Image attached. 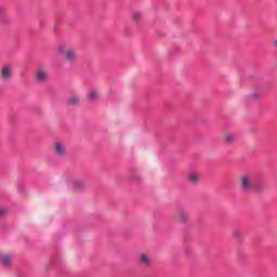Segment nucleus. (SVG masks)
I'll return each mask as SVG.
<instances>
[{
    "label": "nucleus",
    "instance_id": "nucleus-3",
    "mask_svg": "<svg viewBox=\"0 0 277 277\" xmlns=\"http://www.w3.org/2000/svg\"><path fill=\"white\" fill-rule=\"evenodd\" d=\"M239 185L243 192H250V189H253L254 187V176L251 174H242L240 176Z\"/></svg>",
    "mask_w": 277,
    "mask_h": 277
},
{
    "label": "nucleus",
    "instance_id": "nucleus-5",
    "mask_svg": "<svg viewBox=\"0 0 277 277\" xmlns=\"http://www.w3.org/2000/svg\"><path fill=\"white\" fill-rule=\"evenodd\" d=\"M13 67L12 65H4L0 70L1 81H10L12 79Z\"/></svg>",
    "mask_w": 277,
    "mask_h": 277
},
{
    "label": "nucleus",
    "instance_id": "nucleus-15",
    "mask_svg": "<svg viewBox=\"0 0 277 277\" xmlns=\"http://www.w3.org/2000/svg\"><path fill=\"white\" fill-rule=\"evenodd\" d=\"M132 21H134V23H140V21H142V12L140 11L133 12Z\"/></svg>",
    "mask_w": 277,
    "mask_h": 277
},
{
    "label": "nucleus",
    "instance_id": "nucleus-9",
    "mask_svg": "<svg viewBox=\"0 0 277 277\" xmlns=\"http://www.w3.org/2000/svg\"><path fill=\"white\" fill-rule=\"evenodd\" d=\"M72 189H75V192H83V189H88V185L81 180H74Z\"/></svg>",
    "mask_w": 277,
    "mask_h": 277
},
{
    "label": "nucleus",
    "instance_id": "nucleus-17",
    "mask_svg": "<svg viewBox=\"0 0 277 277\" xmlns=\"http://www.w3.org/2000/svg\"><path fill=\"white\" fill-rule=\"evenodd\" d=\"M253 189H256V192H261V189H263V184L261 183L255 184L253 182Z\"/></svg>",
    "mask_w": 277,
    "mask_h": 277
},
{
    "label": "nucleus",
    "instance_id": "nucleus-11",
    "mask_svg": "<svg viewBox=\"0 0 277 277\" xmlns=\"http://www.w3.org/2000/svg\"><path fill=\"white\" fill-rule=\"evenodd\" d=\"M0 261L3 267H10L12 265L13 258L12 255L4 253L0 256Z\"/></svg>",
    "mask_w": 277,
    "mask_h": 277
},
{
    "label": "nucleus",
    "instance_id": "nucleus-8",
    "mask_svg": "<svg viewBox=\"0 0 277 277\" xmlns=\"http://www.w3.org/2000/svg\"><path fill=\"white\" fill-rule=\"evenodd\" d=\"M138 263L143 265V267H150L153 265V259L147 253H142L138 258Z\"/></svg>",
    "mask_w": 277,
    "mask_h": 277
},
{
    "label": "nucleus",
    "instance_id": "nucleus-14",
    "mask_svg": "<svg viewBox=\"0 0 277 277\" xmlns=\"http://www.w3.org/2000/svg\"><path fill=\"white\" fill-rule=\"evenodd\" d=\"M78 104H79V96L72 95L67 100V105H70L71 107Z\"/></svg>",
    "mask_w": 277,
    "mask_h": 277
},
{
    "label": "nucleus",
    "instance_id": "nucleus-16",
    "mask_svg": "<svg viewBox=\"0 0 277 277\" xmlns=\"http://www.w3.org/2000/svg\"><path fill=\"white\" fill-rule=\"evenodd\" d=\"M250 101H259L261 98V93L259 92H253L249 95Z\"/></svg>",
    "mask_w": 277,
    "mask_h": 277
},
{
    "label": "nucleus",
    "instance_id": "nucleus-4",
    "mask_svg": "<svg viewBox=\"0 0 277 277\" xmlns=\"http://www.w3.org/2000/svg\"><path fill=\"white\" fill-rule=\"evenodd\" d=\"M36 83H47L49 81V71L44 67H37L34 74Z\"/></svg>",
    "mask_w": 277,
    "mask_h": 277
},
{
    "label": "nucleus",
    "instance_id": "nucleus-18",
    "mask_svg": "<svg viewBox=\"0 0 277 277\" xmlns=\"http://www.w3.org/2000/svg\"><path fill=\"white\" fill-rule=\"evenodd\" d=\"M5 213H8V209H5V207H0V217H3Z\"/></svg>",
    "mask_w": 277,
    "mask_h": 277
},
{
    "label": "nucleus",
    "instance_id": "nucleus-12",
    "mask_svg": "<svg viewBox=\"0 0 277 277\" xmlns=\"http://www.w3.org/2000/svg\"><path fill=\"white\" fill-rule=\"evenodd\" d=\"M98 96H101V93L98 92V90H92L88 94L89 101H96V98H98Z\"/></svg>",
    "mask_w": 277,
    "mask_h": 277
},
{
    "label": "nucleus",
    "instance_id": "nucleus-6",
    "mask_svg": "<svg viewBox=\"0 0 277 277\" xmlns=\"http://www.w3.org/2000/svg\"><path fill=\"white\" fill-rule=\"evenodd\" d=\"M175 220L180 224H187V222H189V212H187V210L185 209L177 210V212L175 213Z\"/></svg>",
    "mask_w": 277,
    "mask_h": 277
},
{
    "label": "nucleus",
    "instance_id": "nucleus-2",
    "mask_svg": "<svg viewBox=\"0 0 277 277\" xmlns=\"http://www.w3.org/2000/svg\"><path fill=\"white\" fill-rule=\"evenodd\" d=\"M51 153L56 159H64L66 157V143L64 141H54L51 145Z\"/></svg>",
    "mask_w": 277,
    "mask_h": 277
},
{
    "label": "nucleus",
    "instance_id": "nucleus-13",
    "mask_svg": "<svg viewBox=\"0 0 277 277\" xmlns=\"http://www.w3.org/2000/svg\"><path fill=\"white\" fill-rule=\"evenodd\" d=\"M223 142H225V144H233V142H235V135L227 133L223 136Z\"/></svg>",
    "mask_w": 277,
    "mask_h": 277
},
{
    "label": "nucleus",
    "instance_id": "nucleus-10",
    "mask_svg": "<svg viewBox=\"0 0 277 277\" xmlns=\"http://www.w3.org/2000/svg\"><path fill=\"white\" fill-rule=\"evenodd\" d=\"M232 237L235 241H243V229L241 227L235 228L232 233Z\"/></svg>",
    "mask_w": 277,
    "mask_h": 277
},
{
    "label": "nucleus",
    "instance_id": "nucleus-7",
    "mask_svg": "<svg viewBox=\"0 0 277 277\" xmlns=\"http://www.w3.org/2000/svg\"><path fill=\"white\" fill-rule=\"evenodd\" d=\"M187 183L188 185L196 187V185L200 183V175L196 172H189L187 174Z\"/></svg>",
    "mask_w": 277,
    "mask_h": 277
},
{
    "label": "nucleus",
    "instance_id": "nucleus-19",
    "mask_svg": "<svg viewBox=\"0 0 277 277\" xmlns=\"http://www.w3.org/2000/svg\"><path fill=\"white\" fill-rule=\"evenodd\" d=\"M273 47L277 49V39L273 42Z\"/></svg>",
    "mask_w": 277,
    "mask_h": 277
},
{
    "label": "nucleus",
    "instance_id": "nucleus-1",
    "mask_svg": "<svg viewBox=\"0 0 277 277\" xmlns=\"http://www.w3.org/2000/svg\"><path fill=\"white\" fill-rule=\"evenodd\" d=\"M56 53L57 55L63 57L65 62L77 61V51L75 50V47H72V43L68 41H63L58 43L56 47Z\"/></svg>",
    "mask_w": 277,
    "mask_h": 277
}]
</instances>
